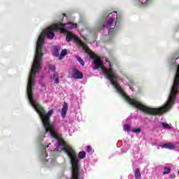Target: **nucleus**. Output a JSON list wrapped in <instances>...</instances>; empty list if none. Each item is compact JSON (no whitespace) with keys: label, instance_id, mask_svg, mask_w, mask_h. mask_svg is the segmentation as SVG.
<instances>
[{"label":"nucleus","instance_id":"20e7f679","mask_svg":"<svg viewBox=\"0 0 179 179\" xmlns=\"http://www.w3.org/2000/svg\"><path fill=\"white\" fill-rule=\"evenodd\" d=\"M71 78H73V79H83V74L78 69H73Z\"/></svg>","mask_w":179,"mask_h":179},{"label":"nucleus","instance_id":"2eb2a0df","mask_svg":"<svg viewBox=\"0 0 179 179\" xmlns=\"http://www.w3.org/2000/svg\"><path fill=\"white\" fill-rule=\"evenodd\" d=\"M162 126L165 129H171V127H170V124H167L166 122H162Z\"/></svg>","mask_w":179,"mask_h":179},{"label":"nucleus","instance_id":"9d476101","mask_svg":"<svg viewBox=\"0 0 179 179\" xmlns=\"http://www.w3.org/2000/svg\"><path fill=\"white\" fill-rule=\"evenodd\" d=\"M134 176L136 179H141V171L139 169H136Z\"/></svg>","mask_w":179,"mask_h":179},{"label":"nucleus","instance_id":"cd10ccee","mask_svg":"<svg viewBox=\"0 0 179 179\" xmlns=\"http://www.w3.org/2000/svg\"><path fill=\"white\" fill-rule=\"evenodd\" d=\"M45 148H48V145L45 146Z\"/></svg>","mask_w":179,"mask_h":179},{"label":"nucleus","instance_id":"4be33fe9","mask_svg":"<svg viewBox=\"0 0 179 179\" xmlns=\"http://www.w3.org/2000/svg\"><path fill=\"white\" fill-rule=\"evenodd\" d=\"M109 68H113V64H111V63H110V62H109Z\"/></svg>","mask_w":179,"mask_h":179},{"label":"nucleus","instance_id":"c85d7f7f","mask_svg":"<svg viewBox=\"0 0 179 179\" xmlns=\"http://www.w3.org/2000/svg\"><path fill=\"white\" fill-rule=\"evenodd\" d=\"M64 15V16H66V15H65V14H63Z\"/></svg>","mask_w":179,"mask_h":179},{"label":"nucleus","instance_id":"f03ea898","mask_svg":"<svg viewBox=\"0 0 179 179\" xmlns=\"http://www.w3.org/2000/svg\"><path fill=\"white\" fill-rule=\"evenodd\" d=\"M66 40L68 43H70V41H72V40L76 41V43H78L80 45L83 47V50H84L85 52L88 54L90 58L93 59V64L95 65V66L93 67V69L95 71L96 69H99V68L103 69V74L107 76L108 79L110 80V82L115 87V89H117V92H119V93H124V90H122V88L120 86V84H118V81H117V79H118V75H117V73H115L113 69H106V67H104L103 61H101V59H100V57L96 56V55L93 53L90 49H89V47L87 45H86V43L82 42L79 37L76 36L75 34L71 31L67 32Z\"/></svg>","mask_w":179,"mask_h":179},{"label":"nucleus","instance_id":"9b49d317","mask_svg":"<svg viewBox=\"0 0 179 179\" xmlns=\"http://www.w3.org/2000/svg\"><path fill=\"white\" fill-rule=\"evenodd\" d=\"M78 159H85L86 157V152L85 151H81L78 155Z\"/></svg>","mask_w":179,"mask_h":179},{"label":"nucleus","instance_id":"f8f14e48","mask_svg":"<svg viewBox=\"0 0 179 179\" xmlns=\"http://www.w3.org/2000/svg\"><path fill=\"white\" fill-rule=\"evenodd\" d=\"M170 173H171V169H170L169 167H164V168L163 174L164 176H166V174H170Z\"/></svg>","mask_w":179,"mask_h":179},{"label":"nucleus","instance_id":"7c9ffc66","mask_svg":"<svg viewBox=\"0 0 179 179\" xmlns=\"http://www.w3.org/2000/svg\"><path fill=\"white\" fill-rule=\"evenodd\" d=\"M179 57L176 58V59H178Z\"/></svg>","mask_w":179,"mask_h":179},{"label":"nucleus","instance_id":"dca6fc26","mask_svg":"<svg viewBox=\"0 0 179 179\" xmlns=\"http://www.w3.org/2000/svg\"><path fill=\"white\" fill-rule=\"evenodd\" d=\"M113 23H114V18L110 17L108 20V21L106 22V25L107 26H110V24H113Z\"/></svg>","mask_w":179,"mask_h":179},{"label":"nucleus","instance_id":"ddd939ff","mask_svg":"<svg viewBox=\"0 0 179 179\" xmlns=\"http://www.w3.org/2000/svg\"><path fill=\"white\" fill-rule=\"evenodd\" d=\"M76 59L78 61L79 63L82 65V66H85V61L82 59V58L78 55H76Z\"/></svg>","mask_w":179,"mask_h":179},{"label":"nucleus","instance_id":"a878e982","mask_svg":"<svg viewBox=\"0 0 179 179\" xmlns=\"http://www.w3.org/2000/svg\"><path fill=\"white\" fill-rule=\"evenodd\" d=\"M45 157H47V156H48V154L45 153Z\"/></svg>","mask_w":179,"mask_h":179},{"label":"nucleus","instance_id":"7ed1b4c3","mask_svg":"<svg viewBox=\"0 0 179 179\" xmlns=\"http://www.w3.org/2000/svg\"><path fill=\"white\" fill-rule=\"evenodd\" d=\"M33 86H34V84H27V94L28 96L29 101L36 113L39 115L43 127L45 128V134H47V132H50L52 138L57 139L58 134L55 131V127H54V124L50 122V118H51V116L54 114V110L51 109L46 113L45 109H44L41 105L34 100V98L33 97Z\"/></svg>","mask_w":179,"mask_h":179},{"label":"nucleus","instance_id":"423d86ee","mask_svg":"<svg viewBox=\"0 0 179 179\" xmlns=\"http://www.w3.org/2000/svg\"><path fill=\"white\" fill-rule=\"evenodd\" d=\"M161 148H164L165 149H169L170 150H174V149H176V145L171 143H168L161 145Z\"/></svg>","mask_w":179,"mask_h":179},{"label":"nucleus","instance_id":"393cba45","mask_svg":"<svg viewBox=\"0 0 179 179\" xmlns=\"http://www.w3.org/2000/svg\"><path fill=\"white\" fill-rule=\"evenodd\" d=\"M58 52V50H55V55L57 54Z\"/></svg>","mask_w":179,"mask_h":179},{"label":"nucleus","instance_id":"bb28decb","mask_svg":"<svg viewBox=\"0 0 179 179\" xmlns=\"http://www.w3.org/2000/svg\"><path fill=\"white\" fill-rule=\"evenodd\" d=\"M52 162H55V159L51 160V163H52Z\"/></svg>","mask_w":179,"mask_h":179},{"label":"nucleus","instance_id":"6ab92c4d","mask_svg":"<svg viewBox=\"0 0 179 179\" xmlns=\"http://www.w3.org/2000/svg\"><path fill=\"white\" fill-rule=\"evenodd\" d=\"M86 150L88 153H90L92 152V147L90 145L87 146Z\"/></svg>","mask_w":179,"mask_h":179},{"label":"nucleus","instance_id":"39448f33","mask_svg":"<svg viewBox=\"0 0 179 179\" xmlns=\"http://www.w3.org/2000/svg\"><path fill=\"white\" fill-rule=\"evenodd\" d=\"M66 113H68V103L66 102H64L63 108L62 109V118H65V117H66Z\"/></svg>","mask_w":179,"mask_h":179},{"label":"nucleus","instance_id":"412c9836","mask_svg":"<svg viewBox=\"0 0 179 179\" xmlns=\"http://www.w3.org/2000/svg\"><path fill=\"white\" fill-rule=\"evenodd\" d=\"M170 178H172V179H173V178H176V175L175 174H171V175H170Z\"/></svg>","mask_w":179,"mask_h":179},{"label":"nucleus","instance_id":"f3484780","mask_svg":"<svg viewBox=\"0 0 179 179\" xmlns=\"http://www.w3.org/2000/svg\"><path fill=\"white\" fill-rule=\"evenodd\" d=\"M124 131H127V132H129V131H131V125H129V124H125V125H124Z\"/></svg>","mask_w":179,"mask_h":179},{"label":"nucleus","instance_id":"aec40b11","mask_svg":"<svg viewBox=\"0 0 179 179\" xmlns=\"http://www.w3.org/2000/svg\"><path fill=\"white\" fill-rule=\"evenodd\" d=\"M49 69L53 72H55V66H50Z\"/></svg>","mask_w":179,"mask_h":179},{"label":"nucleus","instance_id":"0eeeda50","mask_svg":"<svg viewBox=\"0 0 179 179\" xmlns=\"http://www.w3.org/2000/svg\"><path fill=\"white\" fill-rule=\"evenodd\" d=\"M108 33L109 37H114V36L117 34V29H115V28H110L108 30Z\"/></svg>","mask_w":179,"mask_h":179},{"label":"nucleus","instance_id":"a211bd4d","mask_svg":"<svg viewBox=\"0 0 179 179\" xmlns=\"http://www.w3.org/2000/svg\"><path fill=\"white\" fill-rule=\"evenodd\" d=\"M141 129L137 128L131 130V132H134V134H139L141 132Z\"/></svg>","mask_w":179,"mask_h":179},{"label":"nucleus","instance_id":"1a4fd4ad","mask_svg":"<svg viewBox=\"0 0 179 179\" xmlns=\"http://www.w3.org/2000/svg\"><path fill=\"white\" fill-rule=\"evenodd\" d=\"M67 26V29L69 30H72V29H76L78 24H73V23H68V24H65V26Z\"/></svg>","mask_w":179,"mask_h":179},{"label":"nucleus","instance_id":"5701e85b","mask_svg":"<svg viewBox=\"0 0 179 179\" xmlns=\"http://www.w3.org/2000/svg\"><path fill=\"white\" fill-rule=\"evenodd\" d=\"M129 89H131L132 91H134V88L131 85H129Z\"/></svg>","mask_w":179,"mask_h":179},{"label":"nucleus","instance_id":"f257e3e1","mask_svg":"<svg viewBox=\"0 0 179 179\" xmlns=\"http://www.w3.org/2000/svg\"><path fill=\"white\" fill-rule=\"evenodd\" d=\"M64 27L65 24L58 22L43 30V33L39 36L36 48L33 68L31 69L27 85H34L36 82V74L39 71H41V58L44 55V53H43V43H44L45 36H47L48 38L52 40L55 37V33L54 31H60V33H66L68 31Z\"/></svg>","mask_w":179,"mask_h":179},{"label":"nucleus","instance_id":"4468645a","mask_svg":"<svg viewBox=\"0 0 179 179\" xmlns=\"http://www.w3.org/2000/svg\"><path fill=\"white\" fill-rule=\"evenodd\" d=\"M68 54V50L66 49L62 50L61 54H60V59L63 58V57H65Z\"/></svg>","mask_w":179,"mask_h":179},{"label":"nucleus","instance_id":"c756f323","mask_svg":"<svg viewBox=\"0 0 179 179\" xmlns=\"http://www.w3.org/2000/svg\"><path fill=\"white\" fill-rule=\"evenodd\" d=\"M178 174L179 175V171H178Z\"/></svg>","mask_w":179,"mask_h":179},{"label":"nucleus","instance_id":"6e6552de","mask_svg":"<svg viewBox=\"0 0 179 179\" xmlns=\"http://www.w3.org/2000/svg\"><path fill=\"white\" fill-rule=\"evenodd\" d=\"M53 79L55 80V83L58 85L59 83V75L58 73L55 72L53 75Z\"/></svg>","mask_w":179,"mask_h":179},{"label":"nucleus","instance_id":"b1692460","mask_svg":"<svg viewBox=\"0 0 179 179\" xmlns=\"http://www.w3.org/2000/svg\"><path fill=\"white\" fill-rule=\"evenodd\" d=\"M117 23H118V17H117L115 24H117Z\"/></svg>","mask_w":179,"mask_h":179}]
</instances>
